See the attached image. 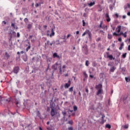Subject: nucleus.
Masks as SVG:
<instances>
[{
  "mask_svg": "<svg viewBox=\"0 0 130 130\" xmlns=\"http://www.w3.org/2000/svg\"><path fill=\"white\" fill-rule=\"evenodd\" d=\"M86 34H88V37L90 39H91V37H92V34L91 33V31H90V30H86L83 34H82V36H85V35H86Z\"/></svg>",
  "mask_w": 130,
  "mask_h": 130,
  "instance_id": "f257e3e1",
  "label": "nucleus"
},
{
  "mask_svg": "<svg viewBox=\"0 0 130 130\" xmlns=\"http://www.w3.org/2000/svg\"><path fill=\"white\" fill-rule=\"evenodd\" d=\"M51 116H54V115L56 114V112L54 110V107L51 106Z\"/></svg>",
  "mask_w": 130,
  "mask_h": 130,
  "instance_id": "f03ea898",
  "label": "nucleus"
},
{
  "mask_svg": "<svg viewBox=\"0 0 130 130\" xmlns=\"http://www.w3.org/2000/svg\"><path fill=\"white\" fill-rule=\"evenodd\" d=\"M19 70L20 68L18 67H15L13 69V73H14V74H18V73H19Z\"/></svg>",
  "mask_w": 130,
  "mask_h": 130,
  "instance_id": "7ed1b4c3",
  "label": "nucleus"
},
{
  "mask_svg": "<svg viewBox=\"0 0 130 130\" xmlns=\"http://www.w3.org/2000/svg\"><path fill=\"white\" fill-rule=\"evenodd\" d=\"M105 17L107 22H110V21H111V19L110 18V17H109V14L106 13Z\"/></svg>",
  "mask_w": 130,
  "mask_h": 130,
  "instance_id": "20e7f679",
  "label": "nucleus"
},
{
  "mask_svg": "<svg viewBox=\"0 0 130 130\" xmlns=\"http://www.w3.org/2000/svg\"><path fill=\"white\" fill-rule=\"evenodd\" d=\"M58 66V63L56 62L54 64L52 65V70H54V71H56L57 69V66Z\"/></svg>",
  "mask_w": 130,
  "mask_h": 130,
  "instance_id": "39448f33",
  "label": "nucleus"
},
{
  "mask_svg": "<svg viewBox=\"0 0 130 130\" xmlns=\"http://www.w3.org/2000/svg\"><path fill=\"white\" fill-rule=\"evenodd\" d=\"M103 90L102 89H99L98 92H96L97 96H99L100 94H103Z\"/></svg>",
  "mask_w": 130,
  "mask_h": 130,
  "instance_id": "423d86ee",
  "label": "nucleus"
},
{
  "mask_svg": "<svg viewBox=\"0 0 130 130\" xmlns=\"http://www.w3.org/2000/svg\"><path fill=\"white\" fill-rule=\"evenodd\" d=\"M115 70H116V67H115V66H112L111 67L110 71L111 72V73H114Z\"/></svg>",
  "mask_w": 130,
  "mask_h": 130,
  "instance_id": "0eeeda50",
  "label": "nucleus"
},
{
  "mask_svg": "<svg viewBox=\"0 0 130 130\" xmlns=\"http://www.w3.org/2000/svg\"><path fill=\"white\" fill-rule=\"evenodd\" d=\"M54 35H55V32H54L53 28H51V33L50 34V37H52V36H54Z\"/></svg>",
  "mask_w": 130,
  "mask_h": 130,
  "instance_id": "6e6552de",
  "label": "nucleus"
},
{
  "mask_svg": "<svg viewBox=\"0 0 130 130\" xmlns=\"http://www.w3.org/2000/svg\"><path fill=\"white\" fill-rule=\"evenodd\" d=\"M4 57L5 59H9L10 58V55L7 52H5Z\"/></svg>",
  "mask_w": 130,
  "mask_h": 130,
  "instance_id": "1a4fd4ad",
  "label": "nucleus"
},
{
  "mask_svg": "<svg viewBox=\"0 0 130 130\" xmlns=\"http://www.w3.org/2000/svg\"><path fill=\"white\" fill-rule=\"evenodd\" d=\"M95 88L96 89H99V90H100V89H102V84H99V85H96L95 86Z\"/></svg>",
  "mask_w": 130,
  "mask_h": 130,
  "instance_id": "9d476101",
  "label": "nucleus"
},
{
  "mask_svg": "<svg viewBox=\"0 0 130 130\" xmlns=\"http://www.w3.org/2000/svg\"><path fill=\"white\" fill-rule=\"evenodd\" d=\"M28 46L26 49V52H28V50L31 48V44L30 43V42H28Z\"/></svg>",
  "mask_w": 130,
  "mask_h": 130,
  "instance_id": "9b49d317",
  "label": "nucleus"
},
{
  "mask_svg": "<svg viewBox=\"0 0 130 130\" xmlns=\"http://www.w3.org/2000/svg\"><path fill=\"white\" fill-rule=\"evenodd\" d=\"M53 57H54V58H55V57H57V58H59V56L57 55V53H54L53 54Z\"/></svg>",
  "mask_w": 130,
  "mask_h": 130,
  "instance_id": "f8f14e48",
  "label": "nucleus"
},
{
  "mask_svg": "<svg viewBox=\"0 0 130 130\" xmlns=\"http://www.w3.org/2000/svg\"><path fill=\"white\" fill-rule=\"evenodd\" d=\"M95 5V1H93V2H90V3L88 4V6L89 7H93Z\"/></svg>",
  "mask_w": 130,
  "mask_h": 130,
  "instance_id": "ddd939ff",
  "label": "nucleus"
},
{
  "mask_svg": "<svg viewBox=\"0 0 130 130\" xmlns=\"http://www.w3.org/2000/svg\"><path fill=\"white\" fill-rule=\"evenodd\" d=\"M47 58V62H51V60H52V58H48L47 56L46 57Z\"/></svg>",
  "mask_w": 130,
  "mask_h": 130,
  "instance_id": "4468645a",
  "label": "nucleus"
},
{
  "mask_svg": "<svg viewBox=\"0 0 130 130\" xmlns=\"http://www.w3.org/2000/svg\"><path fill=\"white\" fill-rule=\"evenodd\" d=\"M70 86H71L70 84L69 83H66L64 85V88L65 89H68V88H69V87H70Z\"/></svg>",
  "mask_w": 130,
  "mask_h": 130,
  "instance_id": "2eb2a0df",
  "label": "nucleus"
},
{
  "mask_svg": "<svg viewBox=\"0 0 130 130\" xmlns=\"http://www.w3.org/2000/svg\"><path fill=\"white\" fill-rule=\"evenodd\" d=\"M107 57L108 58H110L111 60H112V59H114V58H113V56H112V55H108Z\"/></svg>",
  "mask_w": 130,
  "mask_h": 130,
  "instance_id": "dca6fc26",
  "label": "nucleus"
},
{
  "mask_svg": "<svg viewBox=\"0 0 130 130\" xmlns=\"http://www.w3.org/2000/svg\"><path fill=\"white\" fill-rule=\"evenodd\" d=\"M106 128H109V129H110V128H111V125H110L109 124H107L106 125Z\"/></svg>",
  "mask_w": 130,
  "mask_h": 130,
  "instance_id": "f3484780",
  "label": "nucleus"
},
{
  "mask_svg": "<svg viewBox=\"0 0 130 130\" xmlns=\"http://www.w3.org/2000/svg\"><path fill=\"white\" fill-rule=\"evenodd\" d=\"M125 80L126 81V82H130V76L128 77H125Z\"/></svg>",
  "mask_w": 130,
  "mask_h": 130,
  "instance_id": "a211bd4d",
  "label": "nucleus"
},
{
  "mask_svg": "<svg viewBox=\"0 0 130 130\" xmlns=\"http://www.w3.org/2000/svg\"><path fill=\"white\" fill-rule=\"evenodd\" d=\"M124 44L123 43H122L120 44V47L119 48V50H121L122 49V47L124 46Z\"/></svg>",
  "mask_w": 130,
  "mask_h": 130,
  "instance_id": "6ab92c4d",
  "label": "nucleus"
},
{
  "mask_svg": "<svg viewBox=\"0 0 130 130\" xmlns=\"http://www.w3.org/2000/svg\"><path fill=\"white\" fill-rule=\"evenodd\" d=\"M118 30H117V33H120V31L121 30V26H118Z\"/></svg>",
  "mask_w": 130,
  "mask_h": 130,
  "instance_id": "aec40b11",
  "label": "nucleus"
},
{
  "mask_svg": "<svg viewBox=\"0 0 130 130\" xmlns=\"http://www.w3.org/2000/svg\"><path fill=\"white\" fill-rule=\"evenodd\" d=\"M73 110L74 111H77V110H78V107H77V106H74Z\"/></svg>",
  "mask_w": 130,
  "mask_h": 130,
  "instance_id": "412c9836",
  "label": "nucleus"
},
{
  "mask_svg": "<svg viewBox=\"0 0 130 130\" xmlns=\"http://www.w3.org/2000/svg\"><path fill=\"white\" fill-rule=\"evenodd\" d=\"M32 28V24H28L27 25V29H31Z\"/></svg>",
  "mask_w": 130,
  "mask_h": 130,
  "instance_id": "4be33fe9",
  "label": "nucleus"
},
{
  "mask_svg": "<svg viewBox=\"0 0 130 130\" xmlns=\"http://www.w3.org/2000/svg\"><path fill=\"white\" fill-rule=\"evenodd\" d=\"M127 34V32L126 31H125L124 33L123 34L122 36H123V37H124V38H126V34Z\"/></svg>",
  "mask_w": 130,
  "mask_h": 130,
  "instance_id": "5701e85b",
  "label": "nucleus"
},
{
  "mask_svg": "<svg viewBox=\"0 0 130 130\" xmlns=\"http://www.w3.org/2000/svg\"><path fill=\"white\" fill-rule=\"evenodd\" d=\"M74 87H71L69 88V92H73V91H74Z\"/></svg>",
  "mask_w": 130,
  "mask_h": 130,
  "instance_id": "b1692460",
  "label": "nucleus"
},
{
  "mask_svg": "<svg viewBox=\"0 0 130 130\" xmlns=\"http://www.w3.org/2000/svg\"><path fill=\"white\" fill-rule=\"evenodd\" d=\"M124 128L125 129L128 128V124H125L124 125Z\"/></svg>",
  "mask_w": 130,
  "mask_h": 130,
  "instance_id": "393cba45",
  "label": "nucleus"
},
{
  "mask_svg": "<svg viewBox=\"0 0 130 130\" xmlns=\"http://www.w3.org/2000/svg\"><path fill=\"white\" fill-rule=\"evenodd\" d=\"M68 123L72 125V124H73L74 123V122L72 120H71L69 121Z\"/></svg>",
  "mask_w": 130,
  "mask_h": 130,
  "instance_id": "a878e982",
  "label": "nucleus"
},
{
  "mask_svg": "<svg viewBox=\"0 0 130 130\" xmlns=\"http://www.w3.org/2000/svg\"><path fill=\"white\" fill-rule=\"evenodd\" d=\"M83 75L85 78H88V75H87V73L85 72H83Z\"/></svg>",
  "mask_w": 130,
  "mask_h": 130,
  "instance_id": "bb28decb",
  "label": "nucleus"
},
{
  "mask_svg": "<svg viewBox=\"0 0 130 130\" xmlns=\"http://www.w3.org/2000/svg\"><path fill=\"white\" fill-rule=\"evenodd\" d=\"M126 54L127 53H124L122 54V57L123 58H125V57H126Z\"/></svg>",
  "mask_w": 130,
  "mask_h": 130,
  "instance_id": "cd10ccee",
  "label": "nucleus"
},
{
  "mask_svg": "<svg viewBox=\"0 0 130 130\" xmlns=\"http://www.w3.org/2000/svg\"><path fill=\"white\" fill-rule=\"evenodd\" d=\"M85 66H86V67H89V61L88 60L86 61Z\"/></svg>",
  "mask_w": 130,
  "mask_h": 130,
  "instance_id": "c85d7f7f",
  "label": "nucleus"
},
{
  "mask_svg": "<svg viewBox=\"0 0 130 130\" xmlns=\"http://www.w3.org/2000/svg\"><path fill=\"white\" fill-rule=\"evenodd\" d=\"M36 8H38V7H39V6H41V3H40L39 4H38V3H37V4H36Z\"/></svg>",
  "mask_w": 130,
  "mask_h": 130,
  "instance_id": "c756f323",
  "label": "nucleus"
},
{
  "mask_svg": "<svg viewBox=\"0 0 130 130\" xmlns=\"http://www.w3.org/2000/svg\"><path fill=\"white\" fill-rule=\"evenodd\" d=\"M85 54H88V49L86 48L85 49V52H84Z\"/></svg>",
  "mask_w": 130,
  "mask_h": 130,
  "instance_id": "7c9ffc66",
  "label": "nucleus"
},
{
  "mask_svg": "<svg viewBox=\"0 0 130 130\" xmlns=\"http://www.w3.org/2000/svg\"><path fill=\"white\" fill-rule=\"evenodd\" d=\"M108 39H111L112 38V36L111 35H108Z\"/></svg>",
  "mask_w": 130,
  "mask_h": 130,
  "instance_id": "2f4dec72",
  "label": "nucleus"
},
{
  "mask_svg": "<svg viewBox=\"0 0 130 130\" xmlns=\"http://www.w3.org/2000/svg\"><path fill=\"white\" fill-rule=\"evenodd\" d=\"M82 23H83V27H85V26L86 25V22H85V20H82Z\"/></svg>",
  "mask_w": 130,
  "mask_h": 130,
  "instance_id": "473e14b6",
  "label": "nucleus"
},
{
  "mask_svg": "<svg viewBox=\"0 0 130 130\" xmlns=\"http://www.w3.org/2000/svg\"><path fill=\"white\" fill-rule=\"evenodd\" d=\"M68 130H74V127H73L72 126H70L68 128Z\"/></svg>",
  "mask_w": 130,
  "mask_h": 130,
  "instance_id": "72a5a7b5",
  "label": "nucleus"
},
{
  "mask_svg": "<svg viewBox=\"0 0 130 130\" xmlns=\"http://www.w3.org/2000/svg\"><path fill=\"white\" fill-rule=\"evenodd\" d=\"M101 41V38H98L96 40V42H99V41Z\"/></svg>",
  "mask_w": 130,
  "mask_h": 130,
  "instance_id": "f704fd0d",
  "label": "nucleus"
},
{
  "mask_svg": "<svg viewBox=\"0 0 130 130\" xmlns=\"http://www.w3.org/2000/svg\"><path fill=\"white\" fill-rule=\"evenodd\" d=\"M85 92L88 94L89 93V89H88V88L86 87L85 88Z\"/></svg>",
  "mask_w": 130,
  "mask_h": 130,
  "instance_id": "c9c22d12",
  "label": "nucleus"
},
{
  "mask_svg": "<svg viewBox=\"0 0 130 130\" xmlns=\"http://www.w3.org/2000/svg\"><path fill=\"white\" fill-rule=\"evenodd\" d=\"M113 35H114V36H119V34H117L116 32H114Z\"/></svg>",
  "mask_w": 130,
  "mask_h": 130,
  "instance_id": "e433bc0d",
  "label": "nucleus"
},
{
  "mask_svg": "<svg viewBox=\"0 0 130 130\" xmlns=\"http://www.w3.org/2000/svg\"><path fill=\"white\" fill-rule=\"evenodd\" d=\"M62 114H63L64 117H66V114H67V112H62Z\"/></svg>",
  "mask_w": 130,
  "mask_h": 130,
  "instance_id": "4c0bfd02",
  "label": "nucleus"
},
{
  "mask_svg": "<svg viewBox=\"0 0 130 130\" xmlns=\"http://www.w3.org/2000/svg\"><path fill=\"white\" fill-rule=\"evenodd\" d=\"M24 21L25 23H27V22H28V18H25L24 19Z\"/></svg>",
  "mask_w": 130,
  "mask_h": 130,
  "instance_id": "58836bf2",
  "label": "nucleus"
},
{
  "mask_svg": "<svg viewBox=\"0 0 130 130\" xmlns=\"http://www.w3.org/2000/svg\"><path fill=\"white\" fill-rule=\"evenodd\" d=\"M104 117H105V116L104 115H102V119L103 122L104 121Z\"/></svg>",
  "mask_w": 130,
  "mask_h": 130,
  "instance_id": "ea45409f",
  "label": "nucleus"
},
{
  "mask_svg": "<svg viewBox=\"0 0 130 130\" xmlns=\"http://www.w3.org/2000/svg\"><path fill=\"white\" fill-rule=\"evenodd\" d=\"M115 16L116 18H118L119 17V15H118V13H115Z\"/></svg>",
  "mask_w": 130,
  "mask_h": 130,
  "instance_id": "a19ab883",
  "label": "nucleus"
},
{
  "mask_svg": "<svg viewBox=\"0 0 130 130\" xmlns=\"http://www.w3.org/2000/svg\"><path fill=\"white\" fill-rule=\"evenodd\" d=\"M122 39H121V38H118V41H119L120 42H121V41H122Z\"/></svg>",
  "mask_w": 130,
  "mask_h": 130,
  "instance_id": "79ce46f5",
  "label": "nucleus"
},
{
  "mask_svg": "<svg viewBox=\"0 0 130 130\" xmlns=\"http://www.w3.org/2000/svg\"><path fill=\"white\" fill-rule=\"evenodd\" d=\"M71 34H68L67 37V39H69V37H71Z\"/></svg>",
  "mask_w": 130,
  "mask_h": 130,
  "instance_id": "37998d69",
  "label": "nucleus"
},
{
  "mask_svg": "<svg viewBox=\"0 0 130 130\" xmlns=\"http://www.w3.org/2000/svg\"><path fill=\"white\" fill-rule=\"evenodd\" d=\"M17 37H18V38H19V37H20V33L17 32Z\"/></svg>",
  "mask_w": 130,
  "mask_h": 130,
  "instance_id": "c03bdc74",
  "label": "nucleus"
},
{
  "mask_svg": "<svg viewBox=\"0 0 130 130\" xmlns=\"http://www.w3.org/2000/svg\"><path fill=\"white\" fill-rule=\"evenodd\" d=\"M71 115H72V116H75L76 115V113H72V114H71Z\"/></svg>",
  "mask_w": 130,
  "mask_h": 130,
  "instance_id": "a18cd8bd",
  "label": "nucleus"
},
{
  "mask_svg": "<svg viewBox=\"0 0 130 130\" xmlns=\"http://www.w3.org/2000/svg\"><path fill=\"white\" fill-rule=\"evenodd\" d=\"M112 47H113V48L115 47V44H112Z\"/></svg>",
  "mask_w": 130,
  "mask_h": 130,
  "instance_id": "49530a36",
  "label": "nucleus"
},
{
  "mask_svg": "<svg viewBox=\"0 0 130 130\" xmlns=\"http://www.w3.org/2000/svg\"><path fill=\"white\" fill-rule=\"evenodd\" d=\"M11 26H12V27H13V28H15V24L12 23Z\"/></svg>",
  "mask_w": 130,
  "mask_h": 130,
  "instance_id": "de8ad7c7",
  "label": "nucleus"
},
{
  "mask_svg": "<svg viewBox=\"0 0 130 130\" xmlns=\"http://www.w3.org/2000/svg\"><path fill=\"white\" fill-rule=\"evenodd\" d=\"M126 118H127V119H129V116L128 115V114H127V115H126Z\"/></svg>",
  "mask_w": 130,
  "mask_h": 130,
  "instance_id": "09e8293b",
  "label": "nucleus"
},
{
  "mask_svg": "<svg viewBox=\"0 0 130 130\" xmlns=\"http://www.w3.org/2000/svg\"><path fill=\"white\" fill-rule=\"evenodd\" d=\"M43 27L45 28V29H47V25H44Z\"/></svg>",
  "mask_w": 130,
  "mask_h": 130,
  "instance_id": "8fccbe9b",
  "label": "nucleus"
},
{
  "mask_svg": "<svg viewBox=\"0 0 130 130\" xmlns=\"http://www.w3.org/2000/svg\"><path fill=\"white\" fill-rule=\"evenodd\" d=\"M89 77H90V78H91V79H93V78H94V76H93V75H90L89 76Z\"/></svg>",
  "mask_w": 130,
  "mask_h": 130,
  "instance_id": "3c124183",
  "label": "nucleus"
},
{
  "mask_svg": "<svg viewBox=\"0 0 130 130\" xmlns=\"http://www.w3.org/2000/svg\"><path fill=\"white\" fill-rule=\"evenodd\" d=\"M38 116H40V112L39 111H38Z\"/></svg>",
  "mask_w": 130,
  "mask_h": 130,
  "instance_id": "603ef678",
  "label": "nucleus"
},
{
  "mask_svg": "<svg viewBox=\"0 0 130 130\" xmlns=\"http://www.w3.org/2000/svg\"><path fill=\"white\" fill-rule=\"evenodd\" d=\"M126 18V16H125V15H123V16H122V18L123 19H125Z\"/></svg>",
  "mask_w": 130,
  "mask_h": 130,
  "instance_id": "864d4df0",
  "label": "nucleus"
},
{
  "mask_svg": "<svg viewBox=\"0 0 130 130\" xmlns=\"http://www.w3.org/2000/svg\"><path fill=\"white\" fill-rule=\"evenodd\" d=\"M46 44H49V41H47V43H45V45H46Z\"/></svg>",
  "mask_w": 130,
  "mask_h": 130,
  "instance_id": "5fc2aeb1",
  "label": "nucleus"
},
{
  "mask_svg": "<svg viewBox=\"0 0 130 130\" xmlns=\"http://www.w3.org/2000/svg\"><path fill=\"white\" fill-rule=\"evenodd\" d=\"M123 35V32H121L120 33V34H119V36H120V35Z\"/></svg>",
  "mask_w": 130,
  "mask_h": 130,
  "instance_id": "6e6d98bb",
  "label": "nucleus"
},
{
  "mask_svg": "<svg viewBox=\"0 0 130 130\" xmlns=\"http://www.w3.org/2000/svg\"><path fill=\"white\" fill-rule=\"evenodd\" d=\"M12 35H16V32L13 31Z\"/></svg>",
  "mask_w": 130,
  "mask_h": 130,
  "instance_id": "4d7b16f0",
  "label": "nucleus"
},
{
  "mask_svg": "<svg viewBox=\"0 0 130 130\" xmlns=\"http://www.w3.org/2000/svg\"><path fill=\"white\" fill-rule=\"evenodd\" d=\"M128 50L130 51V45L128 46Z\"/></svg>",
  "mask_w": 130,
  "mask_h": 130,
  "instance_id": "13d9d810",
  "label": "nucleus"
},
{
  "mask_svg": "<svg viewBox=\"0 0 130 130\" xmlns=\"http://www.w3.org/2000/svg\"><path fill=\"white\" fill-rule=\"evenodd\" d=\"M34 41H35V39H33L31 40V42H34Z\"/></svg>",
  "mask_w": 130,
  "mask_h": 130,
  "instance_id": "bf43d9fd",
  "label": "nucleus"
},
{
  "mask_svg": "<svg viewBox=\"0 0 130 130\" xmlns=\"http://www.w3.org/2000/svg\"><path fill=\"white\" fill-rule=\"evenodd\" d=\"M32 37H33V36H29V39H32Z\"/></svg>",
  "mask_w": 130,
  "mask_h": 130,
  "instance_id": "052dcab7",
  "label": "nucleus"
},
{
  "mask_svg": "<svg viewBox=\"0 0 130 130\" xmlns=\"http://www.w3.org/2000/svg\"><path fill=\"white\" fill-rule=\"evenodd\" d=\"M20 53H21V54H23V53H24V51H20Z\"/></svg>",
  "mask_w": 130,
  "mask_h": 130,
  "instance_id": "680f3d73",
  "label": "nucleus"
},
{
  "mask_svg": "<svg viewBox=\"0 0 130 130\" xmlns=\"http://www.w3.org/2000/svg\"><path fill=\"white\" fill-rule=\"evenodd\" d=\"M3 23H4V24L5 25H6V24H7V22H6L5 21H3Z\"/></svg>",
  "mask_w": 130,
  "mask_h": 130,
  "instance_id": "e2e57ef3",
  "label": "nucleus"
},
{
  "mask_svg": "<svg viewBox=\"0 0 130 130\" xmlns=\"http://www.w3.org/2000/svg\"><path fill=\"white\" fill-rule=\"evenodd\" d=\"M127 6L128 8H130V4H127Z\"/></svg>",
  "mask_w": 130,
  "mask_h": 130,
  "instance_id": "0e129e2a",
  "label": "nucleus"
},
{
  "mask_svg": "<svg viewBox=\"0 0 130 130\" xmlns=\"http://www.w3.org/2000/svg\"><path fill=\"white\" fill-rule=\"evenodd\" d=\"M68 84H70L71 85V80H69L68 81Z\"/></svg>",
  "mask_w": 130,
  "mask_h": 130,
  "instance_id": "69168bd1",
  "label": "nucleus"
},
{
  "mask_svg": "<svg viewBox=\"0 0 130 130\" xmlns=\"http://www.w3.org/2000/svg\"><path fill=\"white\" fill-rule=\"evenodd\" d=\"M127 16H130V12H128L127 13Z\"/></svg>",
  "mask_w": 130,
  "mask_h": 130,
  "instance_id": "338daca9",
  "label": "nucleus"
},
{
  "mask_svg": "<svg viewBox=\"0 0 130 130\" xmlns=\"http://www.w3.org/2000/svg\"><path fill=\"white\" fill-rule=\"evenodd\" d=\"M62 69H66V65H63V66Z\"/></svg>",
  "mask_w": 130,
  "mask_h": 130,
  "instance_id": "774afa93",
  "label": "nucleus"
}]
</instances>
